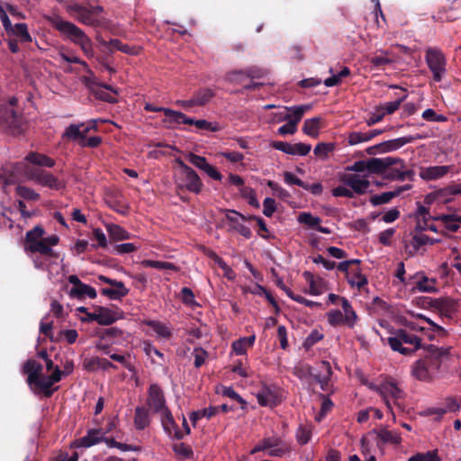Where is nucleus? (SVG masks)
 Segmentation results:
<instances>
[{
	"label": "nucleus",
	"mask_w": 461,
	"mask_h": 461,
	"mask_svg": "<svg viewBox=\"0 0 461 461\" xmlns=\"http://www.w3.org/2000/svg\"><path fill=\"white\" fill-rule=\"evenodd\" d=\"M267 185L282 200H286V199L290 198V196H291L290 193L287 190H285V188L281 187L277 183H276L272 180H268Z\"/></svg>",
	"instance_id": "680f3d73"
},
{
	"label": "nucleus",
	"mask_w": 461,
	"mask_h": 461,
	"mask_svg": "<svg viewBox=\"0 0 461 461\" xmlns=\"http://www.w3.org/2000/svg\"><path fill=\"white\" fill-rule=\"evenodd\" d=\"M159 413L161 415V423L166 432L171 434V430L174 429V438L176 439H182L184 438V434L178 429L170 410L167 408Z\"/></svg>",
	"instance_id": "f3484780"
},
{
	"label": "nucleus",
	"mask_w": 461,
	"mask_h": 461,
	"mask_svg": "<svg viewBox=\"0 0 461 461\" xmlns=\"http://www.w3.org/2000/svg\"><path fill=\"white\" fill-rule=\"evenodd\" d=\"M341 307L344 311L343 319H344V325L347 327L352 329L356 321L357 320V315L356 312L353 310L350 303L347 298H341Z\"/></svg>",
	"instance_id": "393cba45"
},
{
	"label": "nucleus",
	"mask_w": 461,
	"mask_h": 461,
	"mask_svg": "<svg viewBox=\"0 0 461 461\" xmlns=\"http://www.w3.org/2000/svg\"><path fill=\"white\" fill-rule=\"evenodd\" d=\"M425 61L435 82H440L447 74V59L441 50L429 47L425 52Z\"/></svg>",
	"instance_id": "423d86ee"
},
{
	"label": "nucleus",
	"mask_w": 461,
	"mask_h": 461,
	"mask_svg": "<svg viewBox=\"0 0 461 461\" xmlns=\"http://www.w3.org/2000/svg\"><path fill=\"white\" fill-rule=\"evenodd\" d=\"M398 196V192L390 191L384 192L380 194H375L370 197V203L374 206H377L380 204H384L389 203L392 199Z\"/></svg>",
	"instance_id": "a18cd8bd"
},
{
	"label": "nucleus",
	"mask_w": 461,
	"mask_h": 461,
	"mask_svg": "<svg viewBox=\"0 0 461 461\" xmlns=\"http://www.w3.org/2000/svg\"><path fill=\"white\" fill-rule=\"evenodd\" d=\"M276 211V201L273 198L267 197L263 201V213L267 217H271Z\"/></svg>",
	"instance_id": "69168bd1"
},
{
	"label": "nucleus",
	"mask_w": 461,
	"mask_h": 461,
	"mask_svg": "<svg viewBox=\"0 0 461 461\" xmlns=\"http://www.w3.org/2000/svg\"><path fill=\"white\" fill-rule=\"evenodd\" d=\"M173 449L176 454L181 456L184 458H190L194 454L192 448L185 443L175 444Z\"/></svg>",
	"instance_id": "e2e57ef3"
},
{
	"label": "nucleus",
	"mask_w": 461,
	"mask_h": 461,
	"mask_svg": "<svg viewBox=\"0 0 461 461\" xmlns=\"http://www.w3.org/2000/svg\"><path fill=\"white\" fill-rule=\"evenodd\" d=\"M100 42L104 46L107 47L110 50H116L127 54H135V51L132 47L127 44H123L118 39H111L109 41H102Z\"/></svg>",
	"instance_id": "4c0bfd02"
},
{
	"label": "nucleus",
	"mask_w": 461,
	"mask_h": 461,
	"mask_svg": "<svg viewBox=\"0 0 461 461\" xmlns=\"http://www.w3.org/2000/svg\"><path fill=\"white\" fill-rule=\"evenodd\" d=\"M147 404L154 413H158L167 408L164 391L158 384H151L149 385Z\"/></svg>",
	"instance_id": "6e6552de"
},
{
	"label": "nucleus",
	"mask_w": 461,
	"mask_h": 461,
	"mask_svg": "<svg viewBox=\"0 0 461 461\" xmlns=\"http://www.w3.org/2000/svg\"><path fill=\"white\" fill-rule=\"evenodd\" d=\"M348 282L352 287L357 286L360 290L367 285V278L366 276L361 274L359 267H356L350 269V274L348 276Z\"/></svg>",
	"instance_id": "72a5a7b5"
},
{
	"label": "nucleus",
	"mask_w": 461,
	"mask_h": 461,
	"mask_svg": "<svg viewBox=\"0 0 461 461\" xmlns=\"http://www.w3.org/2000/svg\"><path fill=\"white\" fill-rule=\"evenodd\" d=\"M334 149V143L320 142L315 146L313 153L315 154V156L321 158V159H325L328 158L330 153L333 152Z\"/></svg>",
	"instance_id": "49530a36"
},
{
	"label": "nucleus",
	"mask_w": 461,
	"mask_h": 461,
	"mask_svg": "<svg viewBox=\"0 0 461 461\" xmlns=\"http://www.w3.org/2000/svg\"><path fill=\"white\" fill-rule=\"evenodd\" d=\"M143 267H152L158 270L176 271L177 267L171 262L144 259L140 262Z\"/></svg>",
	"instance_id": "a19ab883"
},
{
	"label": "nucleus",
	"mask_w": 461,
	"mask_h": 461,
	"mask_svg": "<svg viewBox=\"0 0 461 461\" xmlns=\"http://www.w3.org/2000/svg\"><path fill=\"white\" fill-rule=\"evenodd\" d=\"M144 110L146 112H161L165 114L166 118L163 119V123L167 124L168 128L176 127V121L177 117L178 111H175L170 108L156 106L152 104L147 103L144 105Z\"/></svg>",
	"instance_id": "a211bd4d"
},
{
	"label": "nucleus",
	"mask_w": 461,
	"mask_h": 461,
	"mask_svg": "<svg viewBox=\"0 0 461 461\" xmlns=\"http://www.w3.org/2000/svg\"><path fill=\"white\" fill-rule=\"evenodd\" d=\"M422 118L428 122H446L447 117L443 114H438L433 109H426L422 113Z\"/></svg>",
	"instance_id": "0e129e2a"
},
{
	"label": "nucleus",
	"mask_w": 461,
	"mask_h": 461,
	"mask_svg": "<svg viewBox=\"0 0 461 461\" xmlns=\"http://www.w3.org/2000/svg\"><path fill=\"white\" fill-rule=\"evenodd\" d=\"M369 63L376 68H384L386 66L393 63V59L388 58L386 53L375 55L369 58Z\"/></svg>",
	"instance_id": "8fccbe9b"
},
{
	"label": "nucleus",
	"mask_w": 461,
	"mask_h": 461,
	"mask_svg": "<svg viewBox=\"0 0 461 461\" xmlns=\"http://www.w3.org/2000/svg\"><path fill=\"white\" fill-rule=\"evenodd\" d=\"M144 325H147L159 336L165 339H169L172 335L171 330L168 327H167L164 323L153 321V320H145L142 321Z\"/></svg>",
	"instance_id": "e433bc0d"
},
{
	"label": "nucleus",
	"mask_w": 461,
	"mask_h": 461,
	"mask_svg": "<svg viewBox=\"0 0 461 461\" xmlns=\"http://www.w3.org/2000/svg\"><path fill=\"white\" fill-rule=\"evenodd\" d=\"M53 28L59 31L62 35L68 38L73 43L79 45L85 54L89 55L92 52V43L89 37L71 22L62 20L60 17L50 19Z\"/></svg>",
	"instance_id": "f03ea898"
},
{
	"label": "nucleus",
	"mask_w": 461,
	"mask_h": 461,
	"mask_svg": "<svg viewBox=\"0 0 461 461\" xmlns=\"http://www.w3.org/2000/svg\"><path fill=\"white\" fill-rule=\"evenodd\" d=\"M185 158L192 164L194 165V167H196L197 168L201 169V170H203L204 168L207 167V166L209 165V163L207 162L206 158L204 157H202V156H199V155H196L194 153H192V152H189L186 156H185Z\"/></svg>",
	"instance_id": "864d4df0"
},
{
	"label": "nucleus",
	"mask_w": 461,
	"mask_h": 461,
	"mask_svg": "<svg viewBox=\"0 0 461 461\" xmlns=\"http://www.w3.org/2000/svg\"><path fill=\"white\" fill-rule=\"evenodd\" d=\"M106 230L111 240H124L131 239V234L117 224H107Z\"/></svg>",
	"instance_id": "c9c22d12"
},
{
	"label": "nucleus",
	"mask_w": 461,
	"mask_h": 461,
	"mask_svg": "<svg viewBox=\"0 0 461 461\" xmlns=\"http://www.w3.org/2000/svg\"><path fill=\"white\" fill-rule=\"evenodd\" d=\"M420 138L421 137L420 135H416V136L409 135V136H404V137H401V138H397V139L381 142V143H379L380 152L384 153V152H391V151L397 150L398 149L402 148V146H404L408 143H411L414 140H419Z\"/></svg>",
	"instance_id": "ddd939ff"
},
{
	"label": "nucleus",
	"mask_w": 461,
	"mask_h": 461,
	"mask_svg": "<svg viewBox=\"0 0 461 461\" xmlns=\"http://www.w3.org/2000/svg\"><path fill=\"white\" fill-rule=\"evenodd\" d=\"M25 159L36 166L40 167H52L55 165V161L53 158L41 153L37 152H30L26 157Z\"/></svg>",
	"instance_id": "bb28decb"
},
{
	"label": "nucleus",
	"mask_w": 461,
	"mask_h": 461,
	"mask_svg": "<svg viewBox=\"0 0 461 461\" xmlns=\"http://www.w3.org/2000/svg\"><path fill=\"white\" fill-rule=\"evenodd\" d=\"M69 296L77 299H82L85 296H88L91 299H95L96 298L97 294L94 287L83 283L78 288H71L69 291Z\"/></svg>",
	"instance_id": "2f4dec72"
},
{
	"label": "nucleus",
	"mask_w": 461,
	"mask_h": 461,
	"mask_svg": "<svg viewBox=\"0 0 461 461\" xmlns=\"http://www.w3.org/2000/svg\"><path fill=\"white\" fill-rule=\"evenodd\" d=\"M376 391L383 397L387 409L393 412L392 402L394 405L402 409L399 400L403 397V392L397 386L394 382L386 381L381 385L375 387Z\"/></svg>",
	"instance_id": "0eeeda50"
},
{
	"label": "nucleus",
	"mask_w": 461,
	"mask_h": 461,
	"mask_svg": "<svg viewBox=\"0 0 461 461\" xmlns=\"http://www.w3.org/2000/svg\"><path fill=\"white\" fill-rule=\"evenodd\" d=\"M373 432L376 435L377 438L383 444H399L401 442V437L398 433L388 430L386 429H374Z\"/></svg>",
	"instance_id": "c756f323"
},
{
	"label": "nucleus",
	"mask_w": 461,
	"mask_h": 461,
	"mask_svg": "<svg viewBox=\"0 0 461 461\" xmlns=\"http://www.w3.org/2000/svg\"><path fill=\"white\" fill-rule=\"evenodd\" d=\"M42 365L34 359H28L23 364V371L28 375L27 383L29 385H34L39 380L42 374Z\"/></svg>",
	"instance_id": "2eb2a0df"
},
{
	"label": "nucleus",
	"mask_w": 461,
	"mask_h": 461,
	"mask_svg": "<svg viewBox=\"0 0 461 461\" xmlns=\"http://www.w3.org/2000/svg\"><path fill=\"white\" fill-rule=\"evenodd\" d=\"M407 98V95H403L399 97L395 101L387 102L384 104L377 106V108L381 111V113L385 116L386 114H393L395 111H397L402 104V103Z\"/></svg>",
	"instance_id": "37998d69"
},
{
	"label": "nucleus",
	"mask_w": 461,
	"mask_h": 461,
	"mask_svg": "<svg viewBox=\"0 0 461 461\" xmlns=\"http://www.w3.org/2000/svg\"><path fill=\"white\" fill-rule=\"evenodd\" d=\"M103 435H104V432L98 429V428L89 429H87L86 434L84 437L76 439L73 445L76 447H90L103 442Z\"/></svg>",
	"instance_id": "f8f14e48"
},
{
	"label": "nucleus",
	"mask_w": 461,
	"mask_h": 461,
	"mask_svg": "<svg viewBox=\"0 0 461 461\" xmlns=\"http://www.w3.org/2000/svg\"><path fill=\"white\" fill-rule=\"evenodd\" d=\"M24 250L27 253H39L40 255L50 258L57 259L59 258V254L48 246L44 239H41L32 245H24Z\"/></svg>",
	"instance_id": "dca6fc26"
},
{
	"label": "nucleus",
	"mask_w": 461,
	"mask_h": 461,
	"mask_svg": "<svg viewBox=\"0 0 461 461\" xmlns=\"http://www.w3.org/2000/svg\"><path fill=\"white\" fill-rule=\"evenodd\" d=\"M215 93L211 88H202L194 94V99L198 106H203L213 98Z\"/></svg>",
	"instance_id": "ea45409f"
},
{
	"label": "nucleus",
	"mask_w": 461,
	"mask_h": 461,
	"mask_svg": "<svg viewBox=\"0 0 461 461\" xmlns=\"http://www.w3.org/2000/svg\"><path fill=\"white\" fill-rule=\"evenodd\" d=\"M119 317L116 312H113L109 308L97 306V323L100 325H111L115 321H117Z\"/></svg>",
	"instance_id": "cd10ccee"
},
{
	"label": "nucleus",
	"mask_w": 461,
	"mask_h": 461,
	"mask_svg": "<svg viewBox=\"0 0 461 461\" xmlns=\"http://www.w3.org/2000/svg\"><path fill=\"white\" fill-rule=\"evenodd\" d=\"M431 305L439 312L443 318H452L453 313L456 311V302L448 298L436 299Z\"/></svg>",
	"instance_id": "6ab92c4d"
},
{
	"label": "nucleus",
	"mask_w": 461,
	"mask_h": 461,
	"mask_svg": "<svg viewBox=\"0 0 461 461\" xmlns=\"http://www.w3.org/2000/svg\"><path fill=\"white\" fill-rule=\"evenodd\" d=\"M18 38L22 43L32 42V39L28 31L26 23H16L13 26V30H10V33Z\"/></svg>",
	"instance_id": "473e14b6"
},
{
	"label": "nucleus",
	"mask_w": 461,
	"mask_h": 461,
	"mask_svg": "<svg viewBox=\"0 0 461 461\" xmlns=\"http://www.w3.org/2000/svg\"><path fill=\"white\" fill-rule=\"evenodd\" d=\"M150 420L149 417V411L144 407L138 406L135 409L134 414V425L139 430H142L149 425Z\"/></svg>",
	"instance_id": "7c9ffc66"
},
{
	"label": "nucleus",
	"mask_w": 461,
	"mask_h": 461,
	"mask_svg": "<svg viewBox=\"0 0 461 461\" xmlns=\"http://www.w3.org/2000/svg\"><path fill=\"white\" fill-rule=\"evenodd\" d=\"M258 402L261 406H276L279 403L277 393L274 388L264 384L257 393Z\"/></svg>",
	"instance_id": "4468645a"
},
{
	"label": "nucleus",
	"mask_w": 461,
	"mask_h": 461,
	"mask_svg": "<svg viewBox=\"0 0 461 461\" xmlns=\"http://www.w3.org/2000/svg\"><path fill=\"white\" fill-rule=\"evenodd\" d=\"M310 108L311 106L308 104L285 107V109L289 111L290 113H285L281 118V121H288L289 122L294 123L295 127H297V124L303 119L305 112L310 110Z\"/></svg>",
	"instance_id": "412c9836"
},
{
	"label": "nucleus",
	"mask_w": 461,
	"mask_h": 461,
	"mask_svg": "<svg viewBox=\"0 0 461 461\" xmlns=\"http://www.w3.org/2000/svg\"><path fill=\"white\" fill-rule=\"evenodd\" d=\"M276 446V441L273 438H265L260 444L257 445L250 451L251 454H255L259 451L269 450L270 448Z\"/></svg>",
	"instance_id": "338daca9"
},
{
	"label": "nucleus",
	"mask_w": 461,
	"mask_h": 461,
	"mask_svg": "<svg viewBox=\"0 0 461 461\" xmlns=\"http://www.w3.org/2000/svg\"><path fill=\"white\" fill-rule=\"evenodd\" d=\"M312 367L308 364H303L299 366H295L294 369V375L297 376L299 379H306L308 377H314Z\"/></svg>",
	"instance_id": "603ef678"
},
{
	"label": "nucleus",
	"mask_w": 461,
	"mask_h": 461,
	"mask_svg": "<svg viewBox=\"0 0 461 461\" xmlns=\"http://www.w3.org/2000/svg\"><path fill=\"white\" fill-rule=\"evenodd\" d=\"M321 120V119L320 117H313L305 120L302 129L303 133L312 138H317L319 136Z\"/></svg>",
	"instance_id": "f704fd0d"
},
{
	"label": "nucleus",
	"mask_w": 461,
	"mask_h": 461,
	"mask_svg": "<svg viewBox=\"0 0 461 461\" xmlns=\"http://www.w3.org/2000/svg\"><path fill=\"white\" fill-rule=\"evenodd\" d=\"M67 12L79 23L95 26L99 24V14L103 13L104 8L101 5H93L89 2L77 3L68 1L66 3Z\"/></svg>",
	"instance_id": "7ed1b4c3"
},
{
	"label": "nucleus",
	"mask_w": 461,
	"mask_h": 461,
	"mask_svg": "<svg viewBox=\"0 0 461 461\" xmlns=\"http://www.w3.org/2000/svg\"><path fill=\"white\" fill-rule=\"evenodd\" d=\"M323 339V334L318 331L317 330H313L305 339L303 342V347L306 349L311 348L317 342L321 341Z\"/></svg>",
	"instance_id": "13d9d810"
},
{
	"label": "nucleus",
	"mask_w": 461,
	"mask_h": 461,
	"mask_svg": "<svg viewBox=\"0 0 461 461\" xmlns=\"http://www.w3.org/2000/svg\"><path fill=\"white\" fill-rule=\"evenodd\" d=\"M402 163L401 158L393 157L371 158L364 160H357L347 169L354 172H367L368 174H383L385 170L396 163Z\"/></svg>",
	"instance_id": "39448f33"
},
{
	"label": "nucleus",
	"mask_w": 461,
	"mask_h": 461,
	"mask_svg": "<svg viewBox=\"0 0 461 461\" xmlns=\"http://www.w3.org/2000/svg\"><path fill=\"white\" fill-rule=\"evenodd\" d=\"M39 184L55 190H59L63 187V185L58 179V177H56L54 175L46 170L43 172V175L41 176V179L39 182Z\"/></svg>",
	"instance_id": "79ce46f5"
},
{
	"label": "nucleus",
	"mask_w": 461,
	"mask_h": 461,
	"mask_svg": "<svg viewBox=\"0 0 461 461\" xmlns=\"http://www.w3.org/2000/svg\"><path fill=\"white\" fill-rule=\"evenodd\" d=\"M311 436H312V431H311L310 428L307 426L300 425V427L298 428L297 432H296L297 441L301 445H305L310 441Z\"/></svg>",
	"instance_id": "4d7b16f0"
},
{
	"label": "nucleus",
	"mask_w": 461,
	"mask_h": 461,
	"mask_svg": "<svg viewBox=\"0 0 461 461\" xmlns=\"http://www.w3.org/2000/svg\"><path fill=\"white\" fill-rule=\"evenodd\" d=\"M15 193L22 199L28 201H38L41 197L34 190L24 185H18L15 188Z\"/></svg>",
	"instance_id": "de8ad7c7"
},
{
	"label": "nucleus",
	"mask_w": 461,
	"mask_h": 461,
	"mask_svg": "<svg viewBox=\"0 0 461 461\" xmlns=\"http://www.w3.org/2000/svg\"><path fill=\"white\" fill-rule=\"evenodd\" d=\"M449 171L447 166H434L422 168L420 176L425 180H435L444 176Z\"/></svg>",
	"instance_id": "b1692460"
},
{
	"label": "nucleus",
	"mask_w": 461,
	"mask_h": 461,
	"mask_svg": "<svg viewBox=\"0 0 461 461\" xmlns=\"http://www.w3.org/2000/svg\"><path fill=\"white\" fill-rule=\"evenodd\" d=\"M176 163L179 167V171L174 176L176 189L200 194L203 185L197 173L179 158H176Z\"/></svg>",
	"instance_id": "20e7f679"
},
{
	"label": "nucleus",
	"mask_w": 461,
	"mask_h": 461,
	"mask_svg": "<svg viewBox=\"0 0 461 461\" xmlns=\"http://www.w3.org/2000/svg\"><path fill=\"white\" fill-rule=\"evenodd\" d=\"M101 86L104 89H100V90L96 91L97 97L102 101H105V102H108L111 104L116 103L117 99L113 95H111L110 93H108L105 90H110L115 95L117 94V91L114 90L111 86H108V85H102Z\"/></svg>",
	"instance_id": "3c124183"
},
{
	"label": "nucleus",
	"mask_w": 461,
	"mask_h": 461,
	"mask_svg": "<svg viewBox=\"0 0 461 461\" xmlns=\"http://www.w3.org/2000/svg\"><path fill=\"white\" fill-rule=\"evenodd\" d=\"M122 333V330L116 327L103 329L98 332L101 339H105L107 338H117L120 337Z\"/></svg>",
	"instance_id": "774afa93"
},
{
	"label": "nucleus",
	"mask_w": 461,
	"mask_h": 461,
	"mask_svg": "<svg viewBox=\"0 0 461 461\" xmlns=\"http://www.w3.org/2000/svg\"><path fill=\"white\" fill-rule=\"evenodd\" d=\"M256 336H249L240 338L232 342L231 348L236 355L246 354L248 348H251L255 343Z\"/></svg>",
	"instance_id": "a878e982"
},
{
	"label": "nucleus",
	"mask_w": 461,
	"mask_h": 461,
	"mask_svg": "<svg viewBox=\"0 0 461 461\" xmlns=\"http://www.w3.org/2000/svg\"><path fill=\"white\" fill-rule=\"evenodd\" d=\"M321 368L323 374H315L313 379L320 384L322 391L328 392L330 389V376L332 375L330 364L328 361H322Z\"/></svg>",
	"instance_id": "aec40b11"
},
{
	"label": "nucleus",
	"mask_w": 461,
	"mask_h": 461,
	"mask_svg": "<svg viewBox=\"0 0 461 461\" xmlns=\"http://www.w3.org/2000/svg\"><path fill=\"white\" fill-rule=\"evenodd\" d=\"M456 194H461V184H453L438 190V195L444 198H450L449 196Z\"/></svg>",
	"instance_id": "6e6d98bb"
},
{
	"label": "nucleus",
	"mask_w": 461,
	"mask_h": 461,
	"mask_svg": "<svg viewBox=\"0 0 461 461\" xmlns=\"http://www.w3.org/2000/svg\"><path fill=\"white\" fill-rule=\"evenodd\" d=\"M329 323L333 326L344 324L343 313L339 310H332L327 313Z\"/></svg>",
	"instance_id": "052dcab7"
},
{
	"label": "nucleus",
	"mask_w": 461,
	"mask_h": 461,
	"mask_svg": "<svg viewBox=\"0 0 461 461\" xmlns=\"http://www.w3.org/2000/svg\"><path fill=\"white\" fill-rule=\"evenodd\" d=\"M84 127V124H70L65 130L62 134V139L67 140H83V135L80 128Z\"/></svg>",
	"instance_id": "58836bf2"
},
{
	"label": "nucleus",
	"mask_w": 461,
	"mask_h": 461,
	"mask_svg": "<svg viewBox=\"0 0 461 461\" xmlns=\"http://www.w3.org/2000/svg\"><path fill=\"white\" fill-rule=\"evenodd\" d=\"M438 239H432L425 234H413L411 240H403L404 251L408 257H413L420 248L424 245H434L439 243Z\"/></svg>",
	"instance_id": "1a4fd4ad"
},
{
	"label": "nucleus",
	"mask_w": 461,
	"mask_h": 461,
	"mask_svg": "<svg viewBox=\"0 0 461 461\" xmlns=\"http://www.w3.org/2000/svg\"><path fill=\"white\" fill-rule=\"evenodd\" d=\"M435 280L431 279L430 281L427 276H422V278L417 282L416 289L420 292L424 293H431L435 292L436 288L434 286Z\"/></svg>",
	"instance_id": "5fc2aeb1"
},
{
	"label": "nucleus",
	"mask_w": 461,
	"mask_h": 461,
	"mask_svg": "<svg viewBox=\"0 0 461 461\" xmlns=\"http://www.w3.org/2000/svg\"><path fill=\"white\" fill-rule=\"evenodd\" d=\"M2 120L10 131L15 134L22 131L21 118L14 109H6L2 114Z\"/></svg>",
	"instance_id": "4be33fe9"
},
{
	"label": "nucleus",
	"mask_w": 461,
	"mask_h": 461,
	"mask_svg": "<svg viewBox=\"0 0 461 461\" xmlns=\"http://www.w3.org/2000/svg\"><path fill=\"white\" fill-rule=\"evenodd\" d=\"M460 408V405L456 402L454 399H448L447 401L445 407H434V408H429L425 411L427 415H436L435 418L436 420H440L444 414H446L447 411L449 412H455L458 411Z\"/></svg>",
	"instance_id": "5701e85b"
},
{
	"label": "nucleus",
	"mask_w": 461,
	"mask_h": 461,
	"mask_svg": "<svg viewBox=\"0 0 461 461\" xmlns=\"http://www.w3.org/2000/svg\"><path fill=\"white\" fill-rule=\"evenodd\" d=\"M387 343L392 350L404 356H411L422 349L420 357L411 366V375L420 381L429 382L438 377L441 366L450 356V348H438L432 344L423 346L421 339L407 329L393 330Z\"/></svg>",
	"instance_id": "f257e3e1"
},
{
	"label": "nucleus",
	"mask_w": 461,
	"mask_h": 461,
	"mask_svg": "<svg viewBox=\"0 0 461 461\" xmlns=\"http://www.w3.org/2000/svg\"><path fill=\"white\" fill-rule=\"evenodd\" d=\"M181 300L184 304L187 306H195L197 303L194 300V294L189 287H183L181 289Z\"/></svg>",
	"instance_id": "bf43d9fd"
},
{
	"label": "nucleus",
	"mask_w": 461,
	"mask_h": 461,
	"mask_svg": "<svg viewBox=\"0 0 461 461\" xmlns=\"http://www.w3.org/2000/svg\"><path fill=\"white\" fill-rule=\"evenodd\" d=\"M44 233V229L40 225H36L32 230L27 231L24 239V245H32L41 240L43 239Z\"/></svg>",
	"instance_id": "c03bdc74"
},
{
	"label": "nucleus",
	"mask_w": 461,
	"mask_h": 461,
	"mask_svg": "<svg viewBox=\"0 0 461 461\" xmlns=\"http://www.w3.org/2000/svg\"><path fill=\"white\" fill-rule=\"evenodd\" d=\"M181 123L194 125L197 129L205 130L212 132H216L221 130V127L219 126L218 123H212L203 119L195 120L186 116L184 113L178 111L176 125Z\"/></svg>",
	"instance_id": "9d476101"
},
{
	"label": "nucleus",
	"mask_w": 461,
	"mask_h": 461,
	"mask_svg": "<svg viewBox=\"0 0 461 461\" xmlns=\"http://www.w3.org/2000/svg\"><path fill=\"white\" fill-rule=\"evenodd\" d=\"M341 182L351 188L353 194H364L370 186V182L367 179H363L358 175L354 174L344 175Z\"/></svg>",
	"instance_id": "9b49d317"
},
{
	"label": "nucleus",
	"mask_w": 461,
	"mask_h": 461,
	"mask_svg": "<svg viewBox=\"0 0 461 461\" xmlns=\"http://www.w3.org/2000/svg\"><path fill=\"white\" fill-rule=\"evenodd\" d=\"M120 285H113L114 288H103L101 294L112 300H118L129 294V289L125 287L124 284L121 281Z\"/></svg>",
	"instance_id": "c85d7f7f"
},
{
	"label": "nucleus",
	"mask_w": 461,
	"mask_h": 461,
	"mask_svg": "<svg viewBox=\"0 0 461 461\" xmlns=\"http://www.w3.org/2000/svg\"><path fill=\"white\" fill-rule=\"evenodd\" d=\"M298 221L302 224L307 225L312 229L316 230L319 223L321 222V218L313 216L311 212H303L298 215Z\"/></svg>",
	"instance_id": "09e8293b"
}]
</instances>
